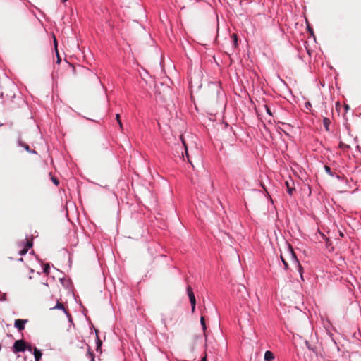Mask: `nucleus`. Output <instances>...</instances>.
Here are the masks:
<instances>
[{
  "label": "nucleus",
  "mask_w": 361,
  "mask_h": 361,
  "mask_svg": "<svg viewBox=\"0 0 361 361\" xmlns=\"http://www.w3.org/2000/svg\"><path fill=\"white\" fill-rule=\"evenodd\" d=\"M54 44H55L56 53V56H57V61L56 62H57V63H59L61 62V59L59 57V52H58V50H57V48H56L57 42H56V38H54Z\"/></svg>",
  "instance_id": "412c9836"
},
{
  "label": "nucleus",
  "mask_w": 361,
  "mask_h": 361,
  "mask_svg": "<svg viewBox=\"0 0 361 361\" xmlns=\"http://www.w3.org/2000/svg\"><path fill=\"white\" fill-rule=\"evenodd\" d=\"M116 119L117 122L118 121V120H121V119H120V115H119V114H116Z\"/></svg>",
  "instance_id": "473e14b6"
},
{
  "label": "nucleus",
  "mask_w": 361,
  "mask_h": 361,
  "mask_svg": "<svg viewBox=\"0 0 361 361\" xmlns=\"http://www.w3.org/2000/svg\"><path fill=\"white\" fill-rule=\"evenodd\" d=\"M25 350H27L30 352H33L34 348H32V346L30 343H27L25 342Z\"/></svg>",
  "instance_id": "4be33fe9"
},
{
  "label": "nucleus",
  "mask_w": 361,
  "mask_h": 361,
  "mask_svg": "<svg viewBox=\"0 0 361 361\" xmlns=\"http://www.w3.org/2000/svg\"><path fill=\"white\" fill-rule=\"evenodd\" d=\"M286 186L287 188L286 190L287 192L291 196L293 194V192L295 191L294 188V181L292 179H290L289 180H286Z\"/></svg>",
  "instance_id": "0eeeda50"
},
{
  "label": "nucleus",
  "mask_w": 361,
  "mask_h": 361,
  "mask_svg": "<svg viewBox=\"0 0 361 361\" xmlns=\"http://www.w3.org/2000/svg\"><path fill=\"white\" fill-rule=\"evenodd\" d=\"M305 345L310 350L317 354V348L313 347L307 341H305Z\"/></svg>",
  "instance_id": "a211bd4d"
},
{
  "label": "nucleus",
  "mask_w": 361,
  "mask_h": 361,
  "mask_svg": "<svg viewBox=\"0 0 361 361\" xmlns=\"http://www.w3.org/2000/svg\"><path fill=\"white\" fill-rule=\"evenodd\" d=\"M274 355L271 351L267 350L264 353V361H272L274 359Z\"/></svg>",
  "instance_id": "ddd939ff"
},
{
  "label": "nucleus",
  "mask_w": 361,
  "mask_h": 361,
  "mask_svg": "<svg viewBox=\"0 0 361 361\" xmlns=\"http://www.w3.org/2000/svg\"><path fill=\"white\" fill-rule=\"evenodd\" d=\"M95 333H96V350L97 352H99V351L102 352L101 348H102V342L98 336V330L95 329Z\"/></svg>",
  "instance_id": "9b49d317"
},
{
  "label": "nucleus",
  "mask_w": 361,
  "mask_h": 361,
  "mask_svg": "<svg viewBox=\"0 0 361 361\" xmlns=\"http://www.w3.org/2000/svg\"><path fill=\"white\" fill-rule=\"evenodd\" d=\"M264 108L267 114H269V116H272V112L271 111L269 107L267 105H264Z\"/></svg>",
  "instance_id": "cd10ccee"
},
{
  "label": "nucleus",
  "mask_w": 361,
  "mask_h": 361,
  "mask_svg": "<svg viewBox=\"0 0 361 361\" xmlns=\"http://www.w3.org/2000/svg\"><path fill=\"white\" fill-rule=\"evenodd\" d=\"M208 93L212 99L217 102L224 99V93L219 82H210L208 85Z\"/></svg>",
  "instance_id": "f257e3e1"
},
{
  "label": "nucleus",
  "mask_w": 361,
  "mask_h": 361,
  "mask_svg": "<svg viewBox=\"0 0 361 361\" xmlns=\"http://www.w3.org/2000/svg\"><path fill=\"white\" fill-rule=\"evenodd\" d=\"M200 324H201L202 330L204 331V334L205 338L207 339V334H206L207 326H206V323H205V320H204V317H201V318H200Z\"/></svg>",
  "instance_id": "dca6fc26"
},
{
  "label": "nucleus",
  "mask_w": 361,
  "mask_h": 361,
  "mask_svg": "<svg viewBox=\"0 0 361 361\" xmlns=\"http://www.w3.org/2000/svg\"><path fill=\"white\" fill-rule=\"evenodd\" d=\"M330 124H331V120L327 117L323 118V125L324 126V128L326 131H330Z\"/></svg>",
  "instance_id": "2eb2a0df"
},
{
  "label": "nucleus",
  "mask_w": 361,
  "mask_h": 361,
  "mask_svg": "<svg viewBox=\"0 0 361 361\" xmlns=\"http://www.w3.org/2000/svg\"><path fill=\"white\" fill-rule=\"evenodd\" d=\"M311 106H312V105H311V104L309 102L305 103L306 109H310Z\"/></svg>",
  "instance_id": "c756f323"
},
{
  "label": "nucleus",
  "mask_w": 361,
  "mask_h": 361,
  "mask_svg": "<svg viewBox=\"0 0 361 361\" xmlns=\"http://www.w3.org/2000/svg\"><path fill=\"white\" fill-rule=\"evenodd\" d=\"M338 147L342 149H346L350 148V146L348 145H346L341 141L339 142Z\"/></svg>",
  "instance_id": "aec40b11"
},
{
  "label": "nucleus",
  "mask_w": 361,
  "mask_h": 361,
  "mask_svg": "<svg viewBox=\"0 0 361 361\" xmlns=\"http://www.w3.org/2000/svg\"><path fill=\"white\" fill-rule=\"evenodd\" d=\"M307 30H308V32L310 33V35H314V32H313V29L311 28L310 26H307Z\"/></svg>",
  "instance_id": "c85d7f7f"
},
{
  "label": "nucleus",
  "mask_w": 361,
  "mask_h": 361,
  "mask_svg": "<svg viewBox=\"0 0 361 361\" xmlns=\"http://www.w3.org/2000/svg\"><path fill=\"white\" fill-rule=\"evenodd\" d=\"M187 293H188V295L189 297L190 302V304L192 306V312H194V311L195 310V305H196V299H195L194 293L192 291V289L190 286H188L187 287Z\"/></svg>",
  "instance_id": "39448f33"
},
{
  "label": "nucleus",
  "mask_w": 361,
  "mask_h": 361,
  "mask_svg": "<svg viewBox=\"0 0 361 361\" xmlns=\"http://www.w3.org/2000/svg\"><path fill=\"white\" fill-rule=\"evenodd\" d=\"M25 341L23 339L16 341L13 345V352L14 353L25 352Z\"/></svg>",
  "instance_id": "7ed1b4c3"
},
{
  "label": "nucleus",
  "mask_w": 361,
  "mask_h": 361,
  "mask_svg": "<svg viewBox=\"0 0 361 361\" xmlns=\"http://www.w3.org/2000/svg\"><path fill=\"white\" fill-rule=\"evenodd\" d=\"M51 180L54 183L55 185H59V180H58V178H56L55 177H51Z\"/></svg>",
  "instance_id": "bb28decb"
},
{
  "label": "nucleus",
  "mask_w": 361,
  "mask_h": 361,
  "mask_svg": "<svg viewBox=\"0 0 361 361\" xmlns=\"http://www.w3.org/2000/svg\"><path fill=\"white\" fill-rule=\"evenodd\" d=\"M281 259L284 265V269L285 270H287L288 269V262L284 259V258L283 257V256H281Z\"/></svg>",
  "instance_id": "b1692460"
},
{
  "label": "nucleus",
  "mask_w": 361,
  "mask_h": 361,
  "mask_svg": "<svg viewBox=\"0 0 361 361\" xmlns=\"http://www.w3.org/2000/svg\"><path fill=\"white\" fill-rule=\"evenodd\" d=\"M324 170L331 177H335L337 179H340L341 178L338 175H337L336 173L332 172L331 168L329 166L325 165L324 166Z\"/></svg>",
  "instance_id": "f8f14e48"
},
{
  "label": "nucleus",
  "mask_w": 361,
  "mask_h": 361,
  "mask_svg": "<svg viewBox=\"0 0 361 361\" xmlns=\"http://www.w3.org/2000/svg\"><path fill=\"white\" fill-rule=\"evenodd\" d=\"M202 361H207V356H204V357H202Z\"/></svg>",
  "instance_id": "72a5a7b5"
},
{
  "label": "nucleus",
  "mask_w": 361,
  "mask_h": 361,
  "mask_svg": "<svg viewBox=\"0 0 361 361\" xmlns=\"http://www.w3.org/2000/svg\"><path fill=\"white\" fill-rule=\"evenodd\" d=\"M18 261L23 262V258L18 259Z\"/></svg>",
  "instance_id": "c9c22d12"
},
{
  "label": "nucleus",
  "mask_w": 361,
  "mask_h": 361,
  "mask_svg": "<svg viewBox=\"0 0 361 361\" xmlns=\"http://www.w3.org/2000/svg\"><path fill=\"white\" fill-rule=\"evenodd\" d=\"M289 252H290V260H291L293 265V266H299L300 262L296 256V254L295 253V252L293 251V250L291 247L289 248Z\"/></svg>",
  "instance_id": "1a4fd4ad"
},
{
  "label": "nucleus",
  "mask_w": 361,
  "mask_h": 361,
  "mask_svg": "<svg viewBox=\"0 0 361 361\" xmlns=\"http://www.w3.org/2000/svg\"><path fill=\"white\" fill-rule=\"evenodd\" d=\"M63 1H66V0H63Z\"/></svg>",
  "instance_id": "e433bc0d"
},
{
  "label": "nucleus",
  "mask_w": 361,
  "mask_h": 361,
  "mask_svg": "<svg viewBox=\"0 0 361 361\" xmlns=\"http://www.w3.org/2000/svg\"><path fill=\"white\" fill-rule=\"evenodd\" d=\"M23 147H24V148H25V149L26 151H27V152H30V153L36 154V152H35V150H30V147H29V146H28L27 145L25 144V145H23Z\"/></svg>",
  "instance_id": "a878e982"
},
{
  "label": "nucleus",
  "mask_w": 361,
  "mask_h": 361,
  "mask_svg": "<svg viewBox=\"0 0 361 361\" xmlns=\"http://www.w3.org/2000/svg\"><path fill=\"white\" fill-rule=\"evenodd\" d=\"M27 322V319H16L14 322V326L19 331H22L25 329V325Z\"/></svg>",
  "instance_id": "6e6552de"
},
{
  "label": "nucleus",
  "mask_w": 361,
  "mask_h": 361,
  "mask_svg": "<svg viewBox=\"0 0 361 361\" xmlns=\"http://www.w3.org/2000/svg\"><path fill=\"white\" fill-rule=\"evenodd\" d=\"M32 353L35 357V361H39L42 356L41 350L37 349L36 347H34Z\"/></svg>",
  "instance_id": "9d476101"
},
{
  "label": "nucleus",
  "mask_w": 361,
  "mask_h": 361,
  "mask_svg": "<svg viewBox=\"0 0 361 361\" xmlns=\"http://www.w3.org/2000/svg\"><path fill=\"white\" fill-rule=\"evenodd\" d=\"M118 125H119L120 128H121V129H123V124H122V123H121V120H118Z\"/></svg>",
  "instance_id": "2f4dec72"
},
{
  "label": "nucleus",
  "mask_w": 361,
  "mask_h": 361,
  "mask_svg": "<svg viewBox=\"0 0 361 361\" xmlns=\"http://www.w3.org/2000/svg\"><path fill=\"white\" fill-rule=\"evenodd\" d=\"M1 301H4V300H6V295L4 293L3 294L1 298L0 299Z\"/></svg>",
  "instance_id": "7c9ffc66"
},
{
  "label": "nucleus",
  "mask_w": 361,
  "mask_h": 361,
  "mask_svg": "<svg viewBox=\"0 0 361 361\" xmlns=\"http://www.w3.org/2000/svg\"><path fill=\"white\" fill-rule=\"evenodd\" d=\"M50 267L49 264H45L43 268L44 273L49 274V273Z\"/></svg>",
  "instance_id": "393cba45"
},
{
  "label": "nucleus",
  "mask_w": 361,
  "mask_h": 361,
  "mask_svg": "<svg viewBox=\"0 0 361 361\" xmlns=\"http://www.w3.org/2000/svg\"><path fill=\"white\" fill-rule=\"evenodd\" d=\"M20 245L23 247L19 251V255H25L27 252L28 249L32 247V242L25 238L20 243Z\"/></svg>",
  "instance_id": "20e7f679"
},
{
  "label": "nucleus",
  "mask_w": 361,
  "mask_h": 361,
  "mask_svg": "<svg viewBox=\"0 0 361 361\" xmlns=\"http://www.w3.org/2000/svg\"><path fill=\"white\" fill-rule=\"evenodd\" d=\"M294 267H295V269L299 272L300 276V279H302V281H304V278H303V268L301 266L300 263H299V266H294Z\"/></svg>",
  "instance_id": "f3484780"
},
{
  "label": "nucleus",
  "mask_w": 361,
  "mask_h": 361,
  "mask_svg": "<svg viewBox=\"0 0 361 361\" xmlns=\"http://www.w3.org/2000/svg\"><path fill=\"white\" fill-rule=\"evenodd\" d=\"M52 309L62 310L68 317L69 322H73L71 314L65 309L63 305L61 302H57L56 305Z\"/></svg>",
  "instance_id": "423d86ee"
},
{
  "label": "nucleus",
  "mask_w": 361,
  "mask_h": 361,
  "mask_svg": "<svg viewBox=\"0 0 361 361\" xmlns=\"http://www.w3.org/2000/svg\"><path fill=\"white\" fill-rule=\"evenodd\" d=\"M173 317L174 314L171 311L161 314V322L164 325L165 329H167L169 326L175 324Z\"/></svg>",
  "instance_id": "f03ea898"
},
{
  "label": "nucleus",
  "mask_w": 361,
  "mask_h": 361,
  "mask_svg": "<svg viewBox=\"0 0 361 361\" xmlns=\"http://www.w3.org/2000/svg\"><path fill=\"white\" fill-rule=\"evenodd\" d=\"M232 38H233V45L235 47H237L238 45V37H237V35L235 34H233L232 35Z\"/></svg>",
  "instance_id": "5701e85b"
},
{
  "label": "nucleus",
  "mask_w": 361,
  "mask_h": 361,
  "mask_svg": "<svg viewBox=\"0 0 361 361\" xmlns=\"http://www.w3.org/2000/svg\"><path fill=\"white\" fill-rule=\"evenodd\" d=\"M180 138H181L182 142H183V145L185 147V152L186 157H187V158L188 159V161L190 162V161L189 159V155H188V148H187L186 144L185 142V140H184V139L183 138L182 136H180Z\"/></svg>",
  "instance_id": "6ab92c4d"
},
{
  "label": "nucleus",
  "mask_w": 361,
  "mask_h": 361,
  "mask_svg": "<svg viewBox=\"0 0 361 361\" xmlns=\"http://www.w3.org/2000/svg\"><path fill=\"white\" fill-rule=\"evenodd\" d=\"M86 345L87 347V352L86 356L90 358V361H94V353L92 351L91 348L88 344H86Z\"/></svg>",
  "instance_id": "4468645a"
},
{
  "label": "nucleus",
  "mask_w": 361,
  "mask_h": 361,
  "mask_svg": "<svg viewBox=\"0 0 361 361\" xmlns=\"http://www.w3.org/2000/svg\"><path fill=\"white\" fill-rule=\"evenodd\" d=\"M345 108L346 110H348L349 109L348 105H345Z\"/></svg>",
  "instance_id": "f704fd0d"
}]
</instances>
